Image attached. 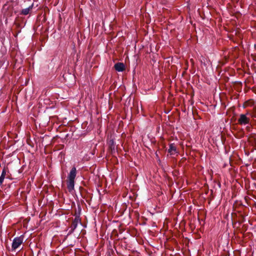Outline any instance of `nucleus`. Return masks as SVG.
Returning <instances> with one entry per match:
<instances>
[{
	"label": "nucleus",
	"mask_w": 256,
	"mask_h": 256,
	"mask_svg": "<svg viewBox=\"0 0 256 256\" xmlns=\"http://www.w3.org/2000/svg\"><path fill=\"white\" fill-rule=\"evenodd\" d=\"M32 6H29L28 8L23 9L22 11V14L24 15L28 14L30 12V10L32 9Z\"/></svg>",
	"instance_id": "nucleus-8"
},
{
	"label": "nucleus",
	"mask_w": 256,
	"mask_h": 256,
	"mask_svg": "<svg viewBox=\"0 0 256 256\" xmlns=\"http://www.w3.org/2000/svg\"><path fill=\"white\" fill-rule=\"evenodd\" d=\"M76 168L74 167L71 170L68 176V180H74L76 176Z\"/></svg>",
	"instance_id": "nucleus-3"
},
{
	"label": "nucleus",
	"mask_w": 256,
	"mask_h": 256,
	"mask_svg": "<svg viewBox=\"0 0 256 256\" xmlns=\"http://www.w3.org/2000/svg\"><path fill=\"white\" fill-rule=\"evenodd\" d=\"M74 180H68L67 186L70 192H71L74 188Z\"/></svg>",
	"instance_id": "nucleus-6"
},
{
	"label": "nucleus",
	"mask_w": 256,
	"mask_h": 256,
	"mask_svg": "<svg viewBox=\"0 0 256 256\" xmlns=\"http://www.w3.org/2000/svg\"><path fill=\"white\" fill-rule=\"evenodd\" d=\"M114 68L118 72H122L124 70V65L123 63L118 62L115 64Z\"/></svg>",
	"instance_id": "nucleus-4"
},
{
	"label": "nucleus",
	"mask_w": 256,
	"mask_h": 256,
	"mask_svg": "<svg viewBox=\"0 0 256 256\" xmlns=\"http://www.w3.org/2000/svg\"><path fill=\"white\" fill-rule=\"evenodd\" d=\"M250 118L246 114H241L238 119V124L241 125H246L250 123Z\"/></svg>",
	"instance_id": "nucleus-2"
},
{
	"label": "nucleus",
	"mask_w": 256,
	"mask_h": 256,
	"mask_svg": "<svg viewBox=\"0 0 256 256\" xmlns=\"http://www.w3.org/2000/svg\"><path fill=\"white\" fill-rule=\"evenodd\" d=\"M24 238L22 236L15 238L12 243V251H15L22 244Z\"/></svg>",
	"instance_id": "nucleus-1"
},
{
	"label": "nucleus",
	"mask_w": 256,
	"mask_h": 256,
	"mask_svg": "<svg viewBox=\"0 0 256 256\" xmlns=\"http://www.w3.org/2000/svg\"><path fill=\"white\" fill-rule=\"evenodd\" d=\"M168 152L170 154H174L176 153V148L174 144H171L170 145V148Z\"/></svg>",
	"instance_id": "nucleus-5"
},
{
	"label": "nucleus",
	"mask_w": 256,
	"mask_h": 256,
	"mask_svg": "<svg viewBox=\"0 0 256 256\" xmlns=\"http://www.w3.org/2000/svg\"><path fill=\"white\" fill-rule=\"evenodd\" d=\"M79 222H80L78 218H76L70 227L71 230H74V229H76Z\"/></svg>",
	"instance_id": "nucleus-7"
},
{
	"label": "nucleus",
	"mask_w": 256,
	"mask_h": 256,
	"mask_svg": "<svg viewBox=\"0 0 256 256\" xmlns=\"http://www.w3.org/2000/svg\"><path fill=\"white\" fill-rule=\"evenodd\" d=\"M6 172L4 170H3L2 174L0 176V186L2 184L3 182V181L4 180V178H5Z\"/></svg>",
	"instance_id": "nucleus-9"
}]
</instances>
